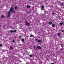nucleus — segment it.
<instances>
[{
  "instance_id": "f257e3e1",
  "label": "nucleus",
  "mask_w": 64,
  "mask_h": 64,
  "mask_svg": "<svg viewBox=\"0 0 64 64\" xmlns=\"http://www.w3.org/2000/svg\"><path fill=\"white\" fill-rule=\"evenodd\" d=\"M13 10H14V8H13L12 7H11L10 9V12H12L13 11Z\"/></svg>"
},
{
  "instance_id": "f03ea898",
  "label": "nucleus",
  "mask_w": 64,
  "mask_h": 64,
  "mask_svg": "<svg viewBox=\"0 0 64 64\" xmlns=\"http://www.w3.org/2000/svg\"><path fill=\"white\" fill-rule=\"evenodd\" d=\"M36 48L38 49H42V47H41L40 46H38Z\"/></svg>"
},
{
  "instance_id": "7ed1b4c3",
  "label": "nucleus",
  "mask_w": 64,
  "mask_h": 64,
  "mask_svg": "<svg viewBox=\"0 0 64 64\" xmlns=\"http://www.w3.org/2000/svg\"><path fill=\"white\" fill-rule=\"evenodd\" d=\"M44 6H42V8L41 10H44Z\"/></svg>"
},
{
  "instance_id": "20e7f679",
  "label": "nucleus",
  "mask_w": 64,
  "mask_h": 64,
  "mask_svg": "<svg viewBox=\"0 0 64 64\" xmlns=\"http://www.w3.org/2000/svg\"><path fill=\"white\" fill-rule=\"evenodd\" d=\"M26 26H29L30 25V24L28 22H26Z\"/></svg>"
},
{
  "instance_id": "39448f33",
  "label": "nucleus",
  "mask_w": 64,
  "mask_h": 64,
  "mask_svg": "<svg viewBox=\"0 0 64 64\" xmlns=\"http://www.w3.org/2000/svg\"><path fill=\"white\" fill-rule=\"evenodd\" d=\"M52 23L51 22H48V24H49V25H52Z\"/></svg>"
},
{
  "instance_id": "423d86ee",
  "label": "nucleus",
  "mask_w": 64,
  "mask_h": 64,
  "mask_svg": "<svg viewBox=\"0 0 64 64\" xmlns=\"http://www.w3.org/2000/svg\"><path fill=\"white\" fill-rule=\"evenodd\" d=\"M52 27H54L55 26V24H54L52 25Z\"/></svg>"
},
{
  "instance_id": "0eeeda50",
  "label": "nucleus",
  "mask_w": 64,
  "mask_h": 64,
  "mask_svg": "<svg viewBox=\"0 0 64 64\" xmlns=\"http://www.w3.org/2000/svg\"><path fill=\"white\" fill-rule=\"evenodd\" d=\"M59 24L60 25H62L63 24V22H60Z\"/></svg>"
},
{
  "instance_id": "6e6552de",
  "label": "nucleus",
  "mask_w": 64,
  "mask_h": 64,
  "mask_svg": "<svg viewBox=\"0 0 64 64\" xmlns=\"http://www.w3.org/2000/svg\"><path fill=\"white\" fill-rule=\"evenodd\" d=\"M38 42L39 43H41L42 42V40H38Z\"/></svg>"
},
{
  "instance_id": "1a4fd4ad",
  "label": "nucleus",
  "mask_w": 64,
  "mask_h": 64,
  "mask_svg": "<svg viewBox=\"0 0 64 64\" xmlns=\"http://www.w3.org/2000/svg\"><path fill=\"white\" fill-rule=\"evenodd\" d=\"M27 7L28 8H30V6L29 5L27 6Z\"/></svg>"
},
{
  "instance_id": "9d476101",
  "label": "nucleus",
  "mask_w": 64,
  "mask_h": 64,
  "mask_svg": "<svg viewBox=\"0 0 64 64\" xmlns=\"http://www.w3.org/2000/svg\"><path fill=\"white\" fill-rule=\"evenodd\" d=\"M63 5H64V3H62L60 4V6H63Z\"/></svg>"
},
{
  "instance_id": "9b49d317",
  "label": "nucleus",
  "mask_w": 64,
  "mask_h": 64,
  "mask_svg": "<svg viewBox=\"0 0 64 64\" xmlns=\"http://www.w3.org/2000/svg\"><path fill=\"white\" fill-rule=\"evenodd\" d=\"M21 41L22 42H24V39L22 38V39Z\"/></svg>"
},
{
  "instance_id": "f8f14e48",
  "label": "nucleus",
  "mask_w": 64,
  "mask_h": 64,
  "mask_svg": "<svg viewBox=\"0 0 64 64\" xmlns=\"http://www.w3.org/2000/svg\"><path fill=\"white\" fill-rule=\"evenodd\" d=\"M30 57H33V55L32 54H30Z\"/></svg>"
},
{
  "instance_id": "ddd939ff",
  "label": "nucleus",
  "mask_w": 64,
  "mask_h": 64,
  "mask_svg": "<svg viewBox=\"0 0 64 64\" xmlns=\"http://www.w3.org/2000/svg\"><path fill=\"white\" fill-rule=\"evenodd\" d=\"M61 34H60V33H58V36H60V35Z\"/></svg>"
},
{
  "instance_id": "4468645a",
  "label": "nucleus",
  "mask_w": 64,
  "mask_h": 64,
  "mask_svg": "<svg viewBox=\"0 0 64 64\" xmlns=\"http://www.w3.org/2000/svg\"><path fill=\"white\" fill-rule=\"evenodd\" d=\"M1 18H4V16L3 15H2L1 16Z\"/></svg>"
},
{
  "instance_id": "2eb2a0df",
  "label": "nucleus",
  "mask_w": 64,
  "mask_h": 64,
  "mask_svg": "<svg viewBox=\"0 0 64 64\" xmlns=\"http://www.w3.org/2000/svg\"><path fill=\"white\" fill-rule=\"evenodd\" d=\"M34 49H36V46H34Z\"/></svg>"
},
{
  "instance_id": "dca6fc26",
  "label": "nucleus",
  "mask_w": 64,
  "mask_h": 64,
  "mask_svg": "<svg viewBox=\"0 0 64 64\" xmlns=\"http://www.w3.org/2000/svg\"><path fill=\"white\" fill-rule=\"evenodd\" d=\"M8 14H10V11H8Z\"/></svg>"
},
{
  "instance_id": "f3484780",
  "label": "nucleus",
  "mask_w": 64,
  "mask_h": 64,
  "mask_svg": "<svg viewBox=\"0 0 64 64\" xmlns=\"http://www.w3.org/2000/svg\"><path fill=\"white\" fill-rule=\"evenodd\" d=\"M14 8L15 9H17V6H16L14 7Z\"/></svg>"
},
{
  "instance_id": "a211bd4d",
  "label": "nucleus",
  "mask_w": 64,
  "mask_h": 64,
  "mask_svg": "<svg viewBox=\"0 0 64 64\" xmlns=\"http://www.w3.org/2000/svg\"><path fill=\"white\" fill-rule=\"evenodd\" d=\"M13 32H14V33H15V32H16V30H14L13 31Z\"/></svg>"
},
{
  "instance_id": "6ab92c4d",
  "label": "nucleus",
  "mask_w": 64,
  "mask_h": 64,
  "mask_svg": "<svg viewBox=\"0 0 64 64\" xmlns=\"http://www.w3.org/2000/svg\"><path fill=\"white\" fill-rule=\"evenodd\" d=\"M30 37H33V36L32 35H31L30 36Z\"/></svg>"
},
{
  "instance_id": "aec40b11",
  "label": "nucleus",
  "mask_w": 64,
  "mask_h": 64,
  "mask_svg": "<svg viewBox=\"0 0 64 64\" xmlns=\"http://www.w3.org/2000/svg\"><path fill=\"white\" fill-rule=\"evenodd\" d=\"M13 31V30H11V31H10V32L11 33H12Z\"/></svg>"
},
{
  "instance_id": "412c9836",
  "label": "nucleus",
  "mask_w": 64,
  "mask_h": 64,
  "mask_svg": "<svg viewBox=\"0 0 64 64\" xmlns=\"http://www.w3.org/2000/svg\"><path fill=\"white\" fill-rule=\"evenodd\" d=\"M8 17H9L10 16V14H8Z\"/></svg>"
},
{
  "instance_id": "4be33fe9",
  "label": "nucleus",
  "mask_w": 64,
  "mask_h": 64,
  "mask_svg": "<svg viewBox=\"0 0 64 64\" xmlns=\"http://www.w3.org/2000/svg\"><path fill=\"white\" fill-rule=\"evenodd\" d=\"M52 15H54V14H55V13H54V12H53L52 13Z\"/></svg>"
},
{
  "instance_id": "5701e85b",
  "label": "nucleus",
  "mask_w": 64,
  "mask_h": 64,
  "mask_svg": "<svg viewBox=\"0 0 64 64\" xmlns=\"http://www.w3.org/2000/svg\"><path fill=\"white\" fill-rule=\"evenodd\" d=\"M12 41L13 42H15V40H13Z\"/></svg>"
},
{
  "instance_id": "b1692460",
  "label": "nucleus",
  "mask_w": 64,
  "mask_h": 64,
  "mask_svg": "<svg viewBox=\"0 0 64 64\" xmlns=\"http://www.w3.org/2000/svg\"><path fill=\"white\" fill-rule=\"evenodd\" d=\"M10 48L11 49H13V48H12V47H10Z\"/></svg>"
},
{
  "instance_id": "393cba45",
  "label": "nucleus",
  "mask_w": 64,
  "mask_h": 64,
  "mask_svg": "<svg viewBox=\"0 0 64 64\" xmlns=\"http://www.w3.org/2000/svg\"><path fill=\"white\" fill-rule=\"evenodd\" d=\"M62 32H63V33H64V30H62Z\"/></svg>"
},
{
  "instance_id": "a878e982",
  "label": "nucleus",
  "mask_w": 64,
  "mask_h": 64,
  "mask_svg": "<svg viewBox=\"0 0 64 64\" xmlns=\"http://www.w3.org/2000/svg\"><path fill=\"white\" fill-rule=\"evenodd\" d=\"M38 40L37 39H36L35 40V41H37Z\"/></svg>"
},
{
  "instance_id": "bb28decb",
  "label": "nucleus",
  "mask_w": 64,
  "mask_h": 64,
  "mask_svg": "<svg viewBox=\"0 0 64 64\" xmlns=\"http://www.w3.org/2000/svg\"><path fill=\"white\" fill-rule=\"evenodd\" d=\"M2 45L1 44H0V46L2 47Z\"/></svg>"
},
{
  "instance_id": "cd10ccee",
  "label": "nucleus",
  "mask_w": 64,
  "mask_h": 64,
  "mask_svg": "<svg viewBox=\"0 0 64 64\" xmlns=\"http://www.w3.org/2000/svg\"><path fill=\"white\" fill-rule=\"evenodd\" d=\"M13 13H15V12L14 11V12H13Z\"/></svg>"
},
{
  "instance_id": "c85d7f7f",
  "label": "nucleus",
  "mask_w": 64,
  "mask_h": 64,
  "mask_svg": "<svg viewBox=\"0 0 64 64\" xmlns=\"http://www.w3.org/2000/svg\"><path fill=\"white\" fill-rule=\"evenodd\" d=\"M20 38H21V36H20Z\"/></svg>"
},
{
  "instance_id": "c756f323",
  "label": "nucleus",
  "mask_w": 64,
  "mask_h": 64,
  "mask_svg": "<svg viewBox=\"0 0 64 64\" xmlns=\"http://www.w3.org/2000/svg\"><path fill=\"white\" fill-rule=\"evenodd\" d=\"M51 64H54V63H52Z\"/></svg>"
},
{
  "instance_id": "7c9ffc66",
  "label": "nucleus",
  "mask_w": 64,
  "mask_h": 64,
  "mask_svg": "<svg viewBox=\"0 0 64 64\" xmlns=\"http://www.w3.org/2000/svg\"><path fill=\"white\" fill-rule=\"evenodd\" d=\"M29 1H32V0H29Z\"/></svg>"
}]
</instances>
